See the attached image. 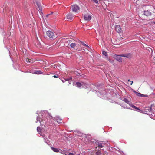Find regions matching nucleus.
<instances>
[{"instance_id":"1","label":"nucleus","mask_w":155,"mask_h":155,"mask_svg":"<svg viewBox=\"0 0 155 155\" xmlns=\"http://www.w3.org/2000/svg\"><path fill=\"white\" fill-rule=\"evenodd\" d=\"M125 103L128 104L131 107L137 109L140 112H142V110H141L139 108L137 107L136 106L134 105H133L131 104L130 103V101L127 98H124L123 100Z\"/></svg>"},{"instance_id":"2","label":"nucleus","mask_w":155,"mask_h":155,"mask_svg":"<svg viewBox=\"0 0 155 155\" xmlns=\"http://www.w3.org/2000/svg\"><path fill=\"white\" fill-rule=\"evenodd\" d=\"M46 34L48 36L51 38H55V33L53 31H48L46 32Z\"/></svg>"},{"instance_id":"3","label":"nucleus","mask_w":155,"mask_h":155,"mask_svg":"<svg viewBox=\"0 0 155 155\" xmlns=\"http://www.w3.org/2000/svg\"><path fill=\"white\" fill-rule=\"evenodd\" d=\"M72 11L74 12H78L79 10V7L77 5H72L71 6Z\"/></svg>"},{"instance_id":"4","label":"nucleus","mask_w":155,"mask_h":155,"mask_svg":"<svg viewBox=\"0 0 155 155\" xmlns=\"http://www.w3.org/2000/svg\"><path fill=\"white\" fill-rule=\"evenodd\" d=\"M120 56H122V57H126L128 58H130L132 57V54H131L129 53H126L124 54H122L120 55Z\"/></svg>"},{"instance_id":"5","label":"nucleus","mask_w":155,"mask_h":155,"mask_svg":"<svg viewBox=\"0 0 155 155\" xmlns=\"http://www.w3.org/2000/svg\"><path fill=\"white\" fill-rule=\"evenodd\" d=\"M74 42V40L72 39H68V40L66 41L65 43V45L66 46L68 47L70 44H71V43H72V42Z\"/></svg>"},{"instance_id":"6","label":"nucleus","mask_w":155,"mask_h":155,"mask_svg":"<svg viewBox=\"0 0 155 155\" xmlns=\"http://www.w3.org/2000/svg\"><path fill=\"white\" fill-rule=\"evenodd\" d=\"M115 29L116 31L119 33H121L122 31L121 28L120 26L119 25H117L116 26Z\"/></svg>"},{"instance_id":"7","label":"nucleus","mask_w":155,"mask_h":155,"mask_svg":"<svg viewBox=\"0 0 155 155\" xmlns=\"http://www.w3.org/2000/svg\"><path fill=\"white\" fill-rule=\"evenodd\" d=\"M54 119L57 121V122L59 123H62V119L61 118L57 116L54 117Z\"/></svg>"},{"instance_id":"8","label":"nucleus","mask_w":155,"mask_h":155,"mask_svg":"<svg viewBox=\"0 0 155 155\" xmlns=\"http://www.w3.org/2000/svg\"><path fill=\"white\" fill-rule=\"evenodd\" d=\"M91 18V16L87 15H85L84 16V18L86 21H89Z\"/></svg>"},{"instance_id":"9","label":"nucleus","mask_w":155,"mask_h":155,"mask_svg":"<svg viewBox=\"0 0 155 155\" xmlns=\"http://www.w3.org/2000/svg\"><path fill=\"white\" fill-rule=\"evenodd\" d=\"M73 16L71 13L68 14L66 15L67 19L70 20H71L72 19Z\"/></svg>"},{"instance_id":"10","label":"nucleus","mask_w":155,"mask_h":155,"mask_svg":"<svg viewBox=\"0 0 155 155\" xmlns=\"http://www.w3.org/2000/svg\"><path fill=\"white\" fill-rule=\"evenodd\" d=\"M42 129L40 127H37V131L38 133V134H40V135L42 136L43 134L41 132Z\"/></svg>"},{"instance_id":"11","label":"nucleus","mask_w":155,"mask_h":155,"mask_svg":"<svg viewBox=\"0 0 155 155\" xmlns=\"http://www.w3.org/2000/svg\"><path fill=\"white\" fill-rule=\"evenodd\" d=\"M121 56L120 55H116V59L119 62H121L122 61V58H121Z\"/></svg>"},{"instance_id":"12","label":"nucleus","mask_w":155,"mask_h":155,"mask_svg":"<svg viewBox=\"0 0 155 155\" xmlns=\"http://www.w3.org/2000/svg\"><path fill=\"white\" fill-rule=\"evenodd\" d=\"M104 143L101 142H98L97 144V147L98 148H101L103 147Z\"/></svg>"},{"instance_id":"13","label":"nucleus","mask_w":155,"mask_h":155,"mask_svg":"<svg viewBox=\"0 0 155 155\" xmlns=\"http://www.w3.org/2000/svg\"><path fill=\"white\" fill-rule=\"evenodd\" d=\"M51 148L54 152L58 153L59 152V150L58 148H54L53 147H51Z\"/></svg>"},{"instance_id":"14","label":"nucleus","mask_w":155,"mask_h":155,"mask_svg":"<svg viewBox=\"0 0 155 155\" xmlns=\"http://www.w3.org/2000/svg\"><path fill=\"white\" fill-rule=\"evenodd\" d=\"M76 46V44L74 42H72L70 44V46L71 48H74Z\"/></svg>"},{"instance_id":"15","label":"nucleus","mask_w":155,"mask_h":155,"mask_svg":"<svg viewBox=\"0 0 155 155\" xmlns=\"http://www.w3.org/2000/svg\"><path fill=\"white\" fill-rule=\"evenodd\" d=\"M76 85L78 87H80L82 86V84L80 82H77L76 83Z\"/></svg>"},{"instance_id":"16","label":"nucleus","mask_w":155,"mask_h":155,"mask_svg":"<svg viewBox=\"0 0 155 155\" xmlns=\"http://www.w3.org/2000/svg\"><path fill=\"white\" fill-rule=\"evenodd\" d=\"M102 53L106 57H107L108 56V55L107 54L106 52L105 51H102Z\"/></svg>"},{"instance_id":"17","label":"nucleus","mask_w":155,"mask_h":155,"mask_svg":"<svg viewBox=\"0 0 155 155\" xmlns=\"http://www.w3.org/2000/svg\"><path fill=\"white\" fill-rule=\"evenodd\" d=\"M31 60L30 59H29L28 58H27L26 59V61L28 63H30L31 62Z\"/></svg>"},{"instance_id":"18","label":"nucleus","mask_w":155,"mask_h":155,"mask_svg":"<svg viewBox=\"0 0 155 155\" xmlns=\"http://www.w3.org/2000/svg\"><path fill=\"white\" fill-rule=\"evenodd\" d=\"M37 5L38 7V8L40 11L42 10V8L40 5L38 3H37Z\"/></svg>"},{"instance_id":"19","label":"nucleus","mask_w":155,"mask_h":155,"mask_svg":"<svg viewBox=\"0 0 155 155\" xmlns=\"http://www.w3.org/2000/svg\"><path fill=\"white\" fill-rule=\"evenodd\" d=\"M135 93H136V95L138 96H141V94L139 93L136 92Z\"/></svg>"},{"instance_id":"20","label":"nucleus","mask_w":155,"mask_h":155,"mask_svg":"<svg viewBox=\"0 0 155 155\" xmlns=\"http://www.w3.org/2000/svg\"><path fill=\"white\" fill-rule=\"evenodd\" d=\"M81 43L84 46H85L86 47H87L88 48L89 47V46L87 45L86 44L84 43L83 42H81Z\"/></svg>"},{"instance_id":"21","label":"nucleus","mask_w":155,"mask_h":155,"mask_svg":"<svg viewBox=\"0 0 155 155\" xmlns=\"http://www.w3.org/2000/svg\"><path fill=\"white\" fill-rule=\"evenodd\" d=\"M96 154L97 155H100L101 154V152L99 150L98 151L96 152Z\"/></svg>"},{"instance_id":"22","label":"nucleus","mask_w":155,"mask_h":155,"mask_svg":"<svg viewBox=\"0 0 155 155\" xmlns=\"http://www.w3.org/2000/svg\"><path fill=\"white\" fill-rule=\"evenodd\" d=\"M39 72V71L35 72V74H40Z\"/></svg>"},{"instance_id":"23","label":"nucleus","mask_w":155,"mask_h":155,"mask_svg":"<svg viewBox=\"0 0 155 155\" xmlns=\"http://www.w3.org/2000/svg\"><path fill=\"white\" fill-rule=\"evenodd\" d=\"M68 155H74V154H73L72 153H70L68 154Z\"/></svg>"},{"instance_id":"24","label":"nucleus","mask_w":155,"mask_h":155,"mask_svg":"<svg viewBox=\"0 0 155 155\" xmlns=\"http://www.w3.org/2000/svg\"><path fill=\"white\" fill-rule=\"evenodd\" d=\"M37 45V46L38 48H41V46L40 45Z\"/></svg>"},{"instance_id":"25","label":"nucleus","mask_w":155,"mask_h":155,"mask_svg":"<svg viewBox=\"0 0 155 155\" xmlns=\"http://www.w3.org/2000/svg\"><path fill=\"white\" fill-rule=\"evenodd\" d=\"M133 83V81H131L130 82V84L131 85Z\"/></svg>"},{"instance_id":"26","label":"nucleus","mask_w":155,"mask_h":155,"mask_svg":"<svg viewBox=\"0 0 155 155\" xmlns=\"http://www.w3.org/2000/svg\"><path fill=\"white\" fill-rule=\"evenodd\" d=\"M53 77H54V78H57L58 77V76H56V75H54L53 76Z\"/></svg>"},{"instance_id":"27","label":"nucleus","mask_w":155,"mask_h":155,"mask_svg":"<svg viewBox=\"0 0 155 155\" xmlns=\"http://www.w3.org/2000/svg\"><path fill=\"white\" fill-rule=\"evenodd\" d=\"M50 15V14H48V15H46V17H48L49 16V15Z\"/></svg>"},{"instance_id":"28","label":"nucleus","mask_w":155,"mask_h":155,"mask_svg":"<svg viewBox=\"0 0 155 155\" xmlns=\"http://www.w3.org/2000/svg\"><path fill=\"white\" fill-rule=\"evenodd\" d=\"M115 42V43L114 44H115V45H116V44H118V43H117V41H115V42Z\"/></svg>"},{"instance_id":"29","label":"nucleus","mask_w":155,"mask_h":155,"mask_svg":"<svg viewBox=\"0 0 155 155\" xmlns=\"http://www.w3.org/2000/svg\"><path fill=\"white\" fill-rule=\"evenodd\" d=\"M147 12H148V11H145L144 12L145 14V15Z\"/></svg>"},{"instance_id":"30","label":"nucleus","mask_w":155,"mask_h":155,"mask_svg":"<svg viewBox=\"0 0 155 155\" xmlns=\"http://www.w3.org/2000/svg\"><path fill=\"white\" fill-rule=\"evenodd\" d=\"M144 95L141 94V97H144Z\"/></svg>"},{"instance_id":"31","label":"nucleus","mask_w":155,"mask_h":155,"mask_svg":"<svg viewBox=\"0 0 155 155\" xmlns=\"http://www.w3.org/2000/svg\"><path fill=\"white\" fill-rule=\"evenodd\" d=\"M68 81V83H69V84H70V83H69V81Z\"/></svg>"},{"instance_id":"32","label":"nucleus","mask_w":155,"mask_h":155,"mask_svg":"<svg viewBox=\"0 0 155 155\" xmlns=\"http://www.w3.org/2000/svg\"><path fill=\"white\" fill-rule=\"evenodd\" d=\"M128 81H130V80L129 79V80H128Z\"/></svg>"},{"instance_id":"33","label":"nucleus","mask_w":155,"mask_h":155,"mask_svg":"<svg viewBox=\"0 0 155 155\" xmlns=\"http://www.w3.org/2000/svg\"><path fill=\"white\" fill-rule=\"evenodd\" d=\"M62 81L63 82H64V81H63V80H62Z\"/></svg>"},{"instance_id":"34","label":"nucleus","mask_w":155,"mask_h":155,"mask_svg":"<svg viewBox=\"0 0 155 155\" xmlns=\"http://www.w3.org/2000/svg\"><path fill=\"white\" fill-rule=\"evenodd\" d=\"M154 58V61H155V58Z\"/></svg>"},{"instance_id":"35","label":"nucleus","mask_w":155,"mask_h":155,"mask_svg":"<svg viewBox=\"0 0 155 155\" xmlns=\"http://www.w3.org/2000/svg\"><path fill=\"white\" fill-rule=\"evenodd\" d=\"M154 24H155V22H154Z\"/></svg>"}]
</instances>
